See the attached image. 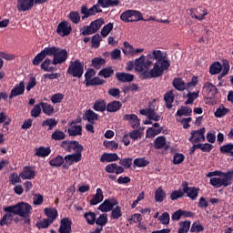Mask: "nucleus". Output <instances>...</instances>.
<instances>
[{"mask_svg":"<svg viewBox=\"0 0 233 233\" xmlns=\"http://www.w3.org/2000/svg\"><path fill=\"white\" fill-rule=\"evenodd\" d=\"M147 61L144 59V72L140 73L142 79L158 78L170 67L169 60L160 50L147 54Z\"/></svg>","mask_w":233,"mask_h":233,"instance_id":"obj_1","label":"nucleus"},{"mask_svg":"<svg viewBox=\"0 0 233 233\" xmlns=\"http://www.w3.org/2000/svg\"><path fill=\"white\" fill-rule=\"evenodd\" d=\"M69 56L68 52L66 49L58 48L57 52L56 53L55 57L53 60L50 58H46L41 65V68L46 72H54L56 71L57 68L56 66H50L51 65H61L64 64Z\"/></svg>","mask_w":233,"mask_h":233,"instance_id":"obj_2","label":"nucleus"},{"mask_svg":"<svg viewBox=\"0 0 233 233\" xmlns=\"http://www.w3.org/2000/svg\"><path fill=\"white\" fill-rule=\"evenodd\" d=\"M32 206L26 202H19L16 205L4 208L5 212H13L15 216H20V218H25L28 214H32Z\"/></svg>","mask_w":233,"mask_h":233,"instance_id":"obj_3","label":"nucleus"},{"mask_svg":"<svg viewBox=\"0 0 233 233\" xmlns=\"http://www.w3.org/2000/svg\"><path fill=\"white\" fill-rule=\"evenodd\" d=\"M120 20L125 23L144 20L142 13L137 10H127L120 15Z\"/></svg>","mask_w":233,"mask_h":233,"instance_id":"obj_4","label":"nucleus"},{"mask_svg":"<svg viewBox=\"0 0 233 233\" xmlns=\"http://www.w3.org/2000/svg\"><path fill=\"white\" fill-rule=\"evenodd\" d=\"M58 47L51 46L46 47L43 51H41L37 56L34 58L33 64L35 66H38L47 56H56Z\"/></svg>","mask_w":233,"mask_h":233,"instance_id":"obj_5","label":"nucleus"},{"mask_svg":"<svg viewBox=\"0 0 233 233\" xmlns=\"http://www.w3.org/2000/svg\"><path fill=\"white\" fill-rule=\"evenodd\" d=\"M67 73L72 75L74 77L81 78L84 74V64L78 59L71 61Z\"/></svg>","mask_w":233,"mask_h":233,"instance_id":"obj_6","label":"nucleus"},{"mask_svg":"<svg viewBox=\"0 0 233 233\" xmlns=\"http://www.w3.org/2000/svg\"><path fill=\"white\" fill-rule=\"evenodd\" d=\"M213 173H214V176H218V177H211L209 180V185H211L215 188H220V187H227V184L225 182L227 181V172L217 170V171H213Z\"/></svg>","mask_w":233,"mask_h":233,"instance_id":"obj_7","label":"nucleus"},{"mask_svg":"<svg viewBox=\"0 0 233 233\" xmlns=\"http://www.w3.org/2000/svg\"><path fill=\"white\" fill-rule=\"evenodd\" d=\"M181 187L184 194H186L189 199L192 201H196V199H198L200 190L198 187H189L187 181L182 182Z\"/></svg>","mask_w":233,"mask_h":233,"instance_id":"obj_8","label":"nucleus"},{"mask_svg":"<svg viewBox=\"0 0 233 233\" xmlns=\"http://www.w3.org/2000/svg\"><path fill=\"white\" fill-rule=\"evenodd\" d=\"M205 133H206L205 127L199 128L198 130H192L190 132V137L188 138V141L191 142L192 144H197L198 142L206 141Z\"/></svg>","mask_w":233,"mask_h":233,"instance_id":"obj_9","label":"nucleus"},{"mask_svg":"<svg viewBox=\"0 0 233 233\" xmlns=\"http://www.w3.org/2000/svg\"><path fill=\"white\" fill-rule=\"evenodd\" d=\"M61 147L68 152H71L72 150H76V152H83L84 150V147L76 140H65L62 142Z\"/></svg>","mask_w":233,"mask_h":233,"instance_id":"obj_10","label":"nucleus"},{"mask_svg":"<svg viewBox=\"0 0 233 233\" xmlns=\"http://www.w3.org/2000/svg\"><path fill=\"white\" fill-rule=\"evenodd\" d=\"M102 9L99 7V5H95L90 9L87 8L86 5H83L81 8V14L85 15V16L82 17V19L88 18L89 16L95 15L98 13H102Z\"/></svg>","mask_w":233,"mask_h":233,"instance_id":"obj_11","label":"nucleus"},{"mask_svg":"<svg viewBox=\"0 0 233 233\" xmlns=\"http://www.w3.org/2000/svg\"><path fill=\"white\" fill-rule=\"evenodd\" d=\"M203 92L207 94V97L210 100L214 99L218 93V89L213 84L207 82L203 85Z\"/></svg>","mask_w":233,"mask_h":233,"instance_id":"obj_12","label":"nucleus"},{"mask_svg":"<svg viewBox=\"0 0 233 233\" xmlns=\"http://www.w3.org/2000/svg\"><path fill=\"white\" fill-rule=\"evenodd\" d=\"M117 204L118 202L115 199H106L104 203L98 206V210H100V212H111Z\"/></svg>","mask_w":233,"mask_h":233,"instance_id":"obj_13","label":"nucleus"},{"mask_svg":"<svg viewBox=\"0 0 233 233\" xmlns=\"http://www.w3.org/2000/svg\"><path fill=\"white\" fill-rule=\"evenodd\" d=\"M56 32L63 37L67 36L71 34L72 27L69 25V24L66 21H64L58 25Z\"/></svg>","mask_w":233,"mask_h":233,"instance_id":"obj_14","label":"nucleus"},{"mask_svg":"<svg viewBox=\"0 0 233 233\" xmlns=\"http://www.w3.org/2000/svg\"><path fill=\"white\" fill-rule=\"evenodd\" d=\"M35 0H18L17 8L19 11L26 12L34 7Z\"/></svg>","mask_w":233,"mask_h":233,"instance_id":"obj_15","label":"nucleus"},{"mask_svg":"<svg viewBox=\"0 0 233 233\" xmlns=\"http://www.w3.org/2000/svg\"><path fill=\"white\" fill-rule=\"evenodd\" d=\"M59 233H72V220L69 218L61 220Z\"/></svg>","mask_w":233,"mask_h":233,"instance_id":"obj_16","label":"nucleus"},{"mask_svg":"<svg viewBox=\"0 0 233 233\" xmlns=\"http://www.w3.org/2000/svg\"><path fill=\"white\" fill-rule=\"evenodd\" d=\"M140 114L142 116H147L149 120H155V121H159L161 119V116H159L155 109L152 108H146L140 110Z\"/></svg>","mask_w":233,"mask_h":233,"instance_id":"obj_17","label":"nucleus"},{"mask_svg":"<svg viewBox=\"0 0 233 233\" xmlns=\"http://www.w3.org/2000/svg\"><path fill=\"white\" fill-rule=\"evenodd\" d=\"M208 15L207 11H202L201 8H191L189 10V15L191 16V18H195L198 21H202L203 19H205V16Z\"/></svg>","mask_w":233,"mask_h":233,"instance_id":"obj_18","label":"nucleus"},{"mask_svg":"<svg viewBox=\"0 0 233 233\" xmlns=\"http://www.w3.org/2000/svg\"><path fill=\"white\" fill-rule=\"evenodd\" d=\"M36 173L31 167H25L23 172L20 173L22 179H35Z\"/></svg>","mask_w":233,"mask_h":233,"instance_id":"obj_19","label":"nucleus"},{"mask_svg":"<svg viewBox=\"0 0 233 233\" xmlns=\"http://www.w3.org/2000/svg\"><path fill=\"white\" fill-rule=\"evenodd\" d=\"M123 119L129 121V124H131V127L133 128H138L140 126V119L135 114L126 115Z\"/></svg>","mask_w":233,"mask_h":233,"instance_id":"obj_20","label":"nucleus"},{"mask_svg":"<svg viewBox=\"0 0 233 233\" xmlns=\"http://www.w3.org/2000/svg\"><path fill=\"white\" fill-rule=\"evenodd\" d=\"M25 92V83L23 81L17 84L15 88L12 89L9 98L12 99L15 96L23 95Z\"/></svg>","mask_w":233,"mask_h":233,"instance_id":"obj_21","label":"nucleus"},{"mask_svg":"<svg viewBox=\"0 0 233 233\" xmlns=\"http://www.w3.org/2000/svg\"><path fill=\"white\" fill-rule=\"evenodd\" d=\"M82 152L83 151H76L74 154H70L66 156L65 159L67 163H69L70 165H72L74 162H79L82 159Z\"/></svg>","mask_w":233,"mask_h":233,"instance_id":"obj_22","label":"nucleus"},{"mask_svg":"<svg viewBox=\"0 0 233 233\" xmlns=\"http://www.w3.org/2000/svg\"><path fill=\"white\" fill-rule=\"evenodd\" d=\"M45 214L47 216V219L50 221V223H54L58 216V211L55 208H46Z\"/></svg>","mask_w":233,"mask_h":233,"instance_id":"obj_23","label":"nucleus"},{"mask_svg":"<svg viewBox=\"0 0 233 233\" xmlns=\"http://www.w3.org/2000/svg\"><path fill=\"white\" fill-rule=\"evenodd\" d=\"M120 157L116 153H104L100 157V161L102 162H114L119 160Z\"/></svg>","mask_w":233,"mask_h":233,"instance_id":"obj_24","label":"nucleus"},{"mask_svg":"<svg viewBox=\"0 0 233 233\" xmlns=\"http://www.w3.org/2000/svg\"><path fill=\"white\" fill-rule=\"evenodd\" d=\"M76 122L72 121L70 123V128L68 129V134L71 137H76V136H81L82 135V127L81 126H76ZM75 125V126H73Z\"/></svg>","mask_w":233,"mask_h":233,"instance_id":"obj_25","label":"nucleus"},{"mask_svg":"<svg viewBox=\"0 0 233 233\" xmlns=\"http://www.w3.org/2000/svg\"><path fill=\"white\" fill-rule=\"evenodd\" d=\"M166 198H167V194L162 188V187H159L158 188H157V190L155 191V201L157 203H163Z\"/></svg>","mask_w":233,"mask_h":233,"instance_id":"obj_26","label":"nucleus"},{"mask_svg":"<svg viewBox=\"0 0 233 233\" xmlns=\"http://www.w3.org/2000/svg\"><path fill=\"white\" fill-rule=\"evenodd\" d=\"M122 103L120 101H113L107 103L106 110L107 112L115 113L121 109Z\"/></svg>","mask_w":233,"mask_h":233,"instance_id":"obj_27","label":"nucleus"},{"mask_svg":"<svg viewBox=\"0 0 233 233\" xmlns=\"http://www.w3.org/2000/svg\"><path fill=\"white\" fill-rule=\"evenodd\" d=\"M116 79L122 83L132 82L134 80V75L127 73H116Z\"/></svg>","mask_w":233,"mask_h":233,"instance_id":"obj_28","label":"nucleus"},{"mask_svg":"<svg viewBox=\"0 0 233 233\" xmlns=\"http://www.w3.org/2000/svg\"><path fill=\"white\" fill-rule=\"evenodd\" d=\"M175 100V96L172 91H168L166 94H164V101L166 102V106L167 109L172 108L173 102Z\"/></svg>","mask_w":233,"mask_h":233,"instance_id":"obj_29","label":"nucleus"},{"mask_svg":"<svg viewBox=\"0 0 233 233\" xmlns=\"http://www.w3.org/2000/svg\"><path fill=\"white\" fill-rule=\"evenodd\" d=\"M104 199V194L101 188L96 189V193L94 196L93 199L90 201V205H98V203H101Z\"/></svg>","mask_w":233,"mask_h":233,"instance_id":"obj_30","label":"nucleus"},{"mask_svg":"<svg viewBox=\"0 0 233 233\" xmlns=\"http://www.w3.org/2000/svg\"><path fill=\"white\" fill-rule=\"evenodd\" d=\"M135 70L143 73L145 71V56L135 59Z\"/></svg>","mask_w":233,"mask_h":233,"instance_id":"obj_31","label":"nucleus"},{"mask_svg":"<svg viewBox=\"0 0 233 233\" xmlns=\"http://www.w3.org/2000/svg\"><path fill=\"white\" fill-rule=\"evenodd\" d=\"M172 85L177 91H184L187 88L185 82L180 77L174 78Z\"/></svg>","mask_w":233,"mask_h":233,"instance_id":"obj_32","label":"nucleus"},{"mask_svg":"<svg viewBox=\"0 0 233 233\" xmlns=\"http://www.w3.org/2000/svg\"><path fill=\"white\" fill-rule=\"evenodd\" d=\"M35 156L41 157H46L50 155L51 153V148L49 147H40L35 149Z\"/></svg>","mask_w":233,"mask_h":233,"instance_id":"obj_33","label":"nucleus"},{"mask_svg":"<svg viewBox=\"0 0 233 233\" xmlns=\"http://www.w3.org/2000/svg\"><path fill=\"white\" fill-rule=\"evenodd\" d=\"M13 221V212H6L3 218L0 220V226L1 227H5V225L6 227H9V225L12 224Z\"/></svg>","mask_w":233,"mask_h":233,"instance_id":"obj_34","label":"nucleus"},{"mask_svg":"<svg viewBox=\"0 0 233 233\" xmlns=\"http://www.w3.org/2000/svg\"><path fill=\"white\" fill-rule=\"evenodd\" d=\"M149 163L150 162L145 157H137L133 160L134 167H137L138 168H145V167H147Z\"/></svg>","mask_w":233,"mask_h":233,"instance_id":"obj_35","label":"nucleus"},{"mask_svg":"<svg viewBox=\"0 0 233 233\" xmlns=\"http://www.w3.org/2000/svg\"><path fill=\"white\" fill-rule=\"evenodd\" d=\"M191 227V221L186 220L179 222V228L177 229V233H188Z\"/></svg>","mask_w":233,"mask_h":233,"instance_id":"obj_36","label":"nucleus"},{"mask_svg":"<svg viewBox=\"0 0 233 233\" xmlns=\"http://www.w3.org/2000/svg\"><path fill=\"white\" fill-rule=\"evenodd\" d=\"M223 69L222 65L219 62H214L210 66H209V74L210 75H217L219 74Z\"/></svg>","mask_w":233,"mask_h":233,"instance_id":"obj_37","label":"nucleus"},{"mask_svg":"<svg viewBox=\"0 0 233 233\" xmlns=\"http://www.w3.org/2000/svg\"><path fill=\"white\" fill-rule=\"evenodd\" d=\"M221 154H229L233 157V143H228L219 147Z\"/></svg>","mask_w":233,"mask_h":233,"instance_id":"obj_38","label":"nucleus"},{"mask_svg":"<svg viewBox=\"0 0 233 233\" xmlns=\"http://www.w3.org/2000/svg\"><path fill=\"white\" fill-rule=\"evenodd\" d=\"M166 145L167 138L164 136L155 138V149H162Z\"/></svg>","mask_w":233,"mask_h":233,"instance_id":"obj_39","label":"nucleus"},{"mask_svg":"<svg viewBox=\"0 0 233 233\" xmlns=\"http://www.w3.org/2000/svg\"><path fill=\"white\" fill-rule=\"evenodd\" d=\"M229 111H230L229 108H227V107H225L224 106H219V107H218V108L216 109V111H215V113H214V116H215L216 117L220 118V117L225 116L227 114H228Z\"/></svg>","mask_w":233,"mask_h":233,"instance_id":"obj_40","label":"nucleus"},{"mask_svg":"<svg viewBox=\"0 0 233 233\" xmlns=\"http://www.w3.org/2000/svg\"><path fill=\"white\" fill-rule=\"evenodd\" d=\"M86 118L91 124H95V120H98L99 116L96 113H95L93 110L89 109L86 112Z\"/></svg>","mask_w":233,"mask_h":233,"instance_id":"obj_41","label":"nucleus"},{"mask_svg":"<svg viewBox=\"0 0 233 233\" xmlns=\"http://www.w3.org/2000/svg\"><path fill=\"white\" fill-rule=\"evenodd\" d=\"M192 114V108L188 107V106H181L179 109H177L176 115L177 116H190Z\"/></svg>","mask_w":233,"mask_h":233,"instance_id":"obj_42","label":"nucleus"},{"mask_svg":"<svg viewBox=\"0 0 233 233\" xmlns=\"http://www.w3.org/2000/svg\"><path fill=\"white\" fill-rule=\"evenodd\" d=\"M162 130H163V127H158L157 129L153 127H149L146 131V137L149 138L155 137L157 135H159L162 132Z\"/></svg>","mask_w":233,"mask_h":233,"instance_id":"obj_43","label":"nucleus"},{"mask_svg":"<svg viewBox=\"0 0 233 233\" xmlns=\"http://www.w3.org/2000/svg\"><path fill=\"white\" fill-rule=\"evenodd\" d=\"M40 106L44 111V113L47 116H51L53 113H54V106H51L50 104L48 103H45V102H41L40 103Z\"/></svg>","mask_w":233,"mask_h":233,"instance_id":"obj_44","label":"nucleus"},{"mask_svg":"<svg viewBox=\"0 0 233 233\" xmlns=\"http://www.w3.org/2000/svg\"><path fill=\"white\" fill-rule=\"evenodd\" d=\"M64 162L65 158L62 156H57L56 157L51 159L49 164L51 167H56L57 168L58 167H62Z\"/></svg>","mask_w":233,"mask_h":233,"instance_id":"obj_45","label":"nucleus"},{"mask_svg":"<svg viewBox=\"0 0 233 233\" xmlns=\"http://www.w3.org/2000/svg\"><path fill=\"white\" fill-rule=\"evenodd\" d=\"M94 109L98 112H104L106 110V104L105 100H97L94 105Z\"/></svg>","mask_w":233,"mask_h":233,"instance_id":"obj_46","label":"nucleus"},{"mask_svg":"<svg viewBox=\"0 0 233 233\" xmlns=\"http://www.w3.org/2000/svg\"><path fill=\"white\" fill-rule=\"evenodd\" d=\"M106 60L102 57H95L92 60V66L96 69H100L106 64Z\"/></svg>","mask_w":233,"mask_h":233,"instance_id":"obj_47","label":"nucleus"},{"mask_svg":"<svg viewBox=\"0 0 233 233\" xmlns=\"http://www.w3.org/2000/svg\"><path fill=\"white\" fill-rule=\"evenodd\" d=\"M57 123L58 122L55 118H48V119H46L42 123V126L43 127H49L48 130H52V129H54L57 126Z\"/></svg>","mask_w":233,"mask_h":233,"instance_id":"obj_48","label":"nucleus"},{"mask_svg":"<svg viewBox=\"0 0 233 233\" xmlns=\"http://www.w3.org/2000/svg\"><path fill=\"white\" fill-rule=\"evenodd\" d=\"M85 218L88 225H95L96 220V215L95 212L89 211L85 214Z\"/></svg>","mask_w":233,"mask_h":233,"instance_id":"obj_49","label":"nucleus"},{"mask_svg":"<svg viewBox=\"0 0 233 233\" xmlns=\"http://www.w3.org/2000/svg\"><path fill=\"white\" fill-rule=\"evenodd\" d=\"M113 74H114V69L111 66L106 67L100 70V72H98V76H104V78H109Z\"/></svg>","mask_w":233,"mask_h":233,"instance_id":"obj_50","label":"nucleus"},{"mask_svg":"<svg viewBox=\"0 0 233 233\" xmlns=\"http://www.w3.org/2000/svg\"><path fill=\"white\" fill-rule=\"evenodd\" d=\"M105 24V20L103 18H98L95 21H93L90 25L92 26V28L94 29L95 33H96L101 26Z\"/></svg>","mask_w":233,"mask_h":233,"instance_id":"obj_51","label":"nucleus"},{"mask_svg":"<svg viewBox=\"0 0 233 233\" xmlns=\"http://www.w3.org/2000/svg\"><path fill=\"white\" fill-rule=\"evenodd\" d=\"M199 96V92H189L187 94V101H185V105H190V104H193L194 103V100L198 98Z\"/></svg>","mask_w":233,"mask_h":233,"instance_id":"obj_52","label":"nucleus"},{"mask_svg":"<svg viewBox=\"0 0 233 233\" xmlns=\"http://www.w3.org/2000/svg\"><path fill=\"white\" fill-rule=\"evenodd\" d=\"M144 133L140 129H135L129 133V137L133 141L141 139Z\"/></svg>","mask_w":233,"mask_h":233,"instance_id":"obj_53","label":"nucleus"},{"mask_svg":"<svg viewBox=\"0 0 233 233\" xmlns=\"http://www.w3.org/2000/svg\"><path fill=\"white\" fill-rule=\"evenodd\" d=\"M113 28H114V24L109 23L104 25V27H102V31H100V35H102L104 37H106L111 33Z\"/></svg>","mask_w":233,"mask_h":233,"instance_id":"obj_54","label":"nucleus"},{"mask_svg":"<svg viewBox=\"0 0 233 233\" xmlns=\"http://www.w3.org/2000/svg\"><path fill=\"white\" fill-rule=\"evenodd\" d=\"M96 225H98L100 228H103V227H105L106 225V223H108V218L106 215L102 214L100 215V217H98V218H96Z\"/></svg>","mask_w":233,"mask_h":233,"instance_id":"obj_55","label":"nucleus"},{"mask_svg":"<svg viewBox=\"0 0 233 233\" xmlns=\"http://www.w3.org/2000/svg\"><path fill=\"white\" fill-rule=\"evenodd\" d=\"M158 221H160L161 225H169L170 223V215L167 212L162 213L158 217Z\"/></svg>","mask_w":233,"mask_h":233,"instance_id":"obj_56","label":"nucleus"},{"mask_svg":"<svg viewBox=\"0 0 233 233\" xmlns=\"http://www.w3.org/2000/svg\"><path fill=\"white\" fill-rule=\"evenodd\" d=\"M106 81L104 79H100L99 77L96 76L90 79L89 81H87L86 84L87 86H100V85H104Z\"/></svg>","mask_w":233,"mask_h":233,"instance_id":"obj_57","label":"nucleus"},{"mask_svg":"<svg viewBox=\"0 0 233 233\" xmlns=\"http://www.w3.org/2000/svg\"><path fill=\"white\" fill-rule=\"evenodd\" d=\"M184 195V190H174L170 194V199L171 201H177V199H180V198H183Z\"/></svg>","mask_w":233,"mask_h":233,"instance_id":"obj_58","label":"nucleus"},{"mask_svg":"<svg viewBox=\"0 0 233 233\" xmlns=\"http://www.w3.org/2000/svg\"><path fill=\"white\" fill-rule=\"evenodd\" d=\"M66 134L61 131V130H58L56 129L53 134H52V138L54 140H63L66 138Z\"/></svg>","mask_w":233,"mask_h":233,"instance_id":"obj_59","label":"nucleus"},{"mask_svg":"<svg viewBox=\"0 0 233 233\" xmlns=\"http://www.w3.org/2000/svg\"><path fill=\"white\" fill-rule=\"evenodd\" d=\"M104 147H106V148H109L111 150H116L118 148L119 145L117 143H116L115 141L104 140Z\"/></svg>","mask_w":233,"mask_h":233,"instance_id":"obj_60","label":"nucleus"},{"mask_svg":"<svg viewBox=\"0 0 233 233\" xmlns=\"http://www.w3.org/2000/svg\"><path fill=\"white\" fill-rule=\"evenodd\" d=\"M185 160V156L180 153H176L173 157V164L174 165H178L182 163Z\"/></svg>","mask_w":233,"mask_h":233,"instance_id":"obj_61","label":"nucleus"},{"mask_svg":"<svg viewBox=\"0 0 233 233\" xmlns=\"http://www.w3.org/2000/svg\"><path fill=\"white\" fill-rule=\"evenodd\" d=\"M133 159L131 157L122 158L120 159V165L124 167V168H130L132 166Z\"/></svg>","mask_w":233,"mask_h":233,"instance_id":"obj_62","label":"nucleus"},{"mask_svg":"<svg viewBox=\"0 0 233 233\" xmlns=\"http://www.w3.org/2000/svg\"><path fill=\"white\" fill-rule=\"evenodd\" d=\"M102 41L101 35L99 34L95 35L92 37V46L95 48H98L100 46V42Z\"/></svg>","mask_w":233,"mask_h":233,"instance_id":"obj_63","label":"nucleus"},{"mask_svg":"<svg viewBox=\"0 0 233 233\" xmlns=\"http://www.w3.org/2000/svg\"><path fill=\"white\" fill-rule=\"evenodd\" d=\"M63 99H64V95L61 94V93L55 94V95H53L52 97H51V101H52V103H54V104L61 103Z\"/></svg>","mask_w":233,"mask_h":233,"instance_id":"obj_64","label":"nucleus"}]
</instances>
